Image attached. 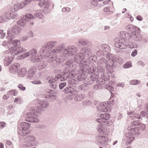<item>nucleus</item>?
Masks as SVG:
<instances>
[{"label": "nucleus", "instance_id": "nucleus-1", "mask_svg": "<svg viewBox=\"0 0 148 148\" xmlns=\"http://www.w3.org/2000/svg\"><path fill=\"white\" fill-rule=\"evenodd\" d=\"M20 43V41L18 40L11 39L6 45L11 55L12 56L18 55L26 51L25 49H23L21 47H17L18 45Z\"/></svg>", "mask_w": 148, "mask_h": 148}, {"label": "nucleus", "instance_id": "nucleus-2", "mask_svg": "<svg viewBox=\"0 0 148 148\" xmlns=\"http://www.w3.org/2000/svg\"><path fill=\"white\" fill-rule=\"evenodd\" d=\"M30 126V125L27 123H21L20 127L18 129V134L21 136H24L30 134L31 133V131L29 129Z\"/></svg>", "mask_w": 148, "mask_h": 148}, {"label": "nucleus", "instance_id": "nucleus-3", "mask_svg": "<svg viewBox=\"0 0 148 148\" xmlns=\"http://www.w3.org/2000/svg\"><path fill=\"white\" fill-rule=\"evenodd\" d=\"M112 103H111L110 101H108L107 102L101 103L98 107V110L102 112H110L112 108L111 106L113 104L112 103L113 101H112Z\"/></svg>", "mask_w": 148, "mask_h": 148}, {"label": "nucleus", "instance_id": "nucleus-4", "mask_svg": "<svg viewBox=\"0 0 148 148\" xmlns=\"http://www.w3.org/2000/svg\"><path fill=\"white\" fill-rule=\"evenodd\" d=\"M33 112H29L27 114V116L25 120L27 122L32 123H36L39 121V119L38 118L39 113L36 114H33Z\"/></svg>", "mask_w": 148, "mask_h": 148}, {"label": "nucleus", "instance_id": "nucleus-5", "mask_svg": "<svg viewBox=\"0 0 148 148\" xmlns=\"http://www.w3.org/2000/svg\"><path fill=\"white\" fill-rule=\"evenodd\" d=\"M115 45L116 47L122 49L125 48L127 47L125 40L121 37L116 38Z\"/></svg>", "mask_w": 148, "mask_h": 148}, {"label": "nucleus", "instance_id": "nucleus-6", "mask_svg": "<svg viewBox=\"0 0 148 148\" xmlns=\"http://www.w3.org/2000/svg\"><path fill=\"white\" fill-rule=\"evenodd\" d=\"M35 141V138L33 136L29 135L26 136L24 140L25 143L24 146L27 147L33 146Z\"/></svg>", "mask_w": 148, "mask_h": 148}, {"label": "nucleus", "instance_id": "nucleus-7", "mask_svg": "<svg viewBox=\"0 0 148 148\" xmlns=\"http://www.w3.org/2000/svg\"><path fill=\"white\" fill-rule=\"evenodd\" d=\"M99 117L100 119H97L96 120L98 122L106 123L110 118V116L109 113H102L100 115Z\"/></svg>", "mask_w": 148, "mask_h": 148}, {"label": "nucleus", "instance_id": "nucleus-8", "mask_svg": "<svg viewBox=\"0 0 148 148\" xmlns=\"http://www.w3.org/2000/svg\"><path fill=\"white\" fill-rule=\"evenodd\" d=\"M97 130L101 134L107 135L109 133V129L105 125L102 124L99 125Z\"/></svg>", "mask_w": 148, "mask_h": 148}, {"label": "nucleus", "instance_id": "nucleus-9", "mask_svg": "<svg viewBox=\"0 0 148 148\" xmlns=\"http://www.w3.org/2000/svg\"><path fill=\"white\" fill-rule=\"evenodd\" d=\"M20 31V28L17 26L15 25L9 30L8 34L9 36L10 37H12V36L16 34H19Z\"/></svg>", "mask_w": 148, "mask_h": 148}, {"label": "nucleus", "instance_id": "nucleus-10", "mask_svg": "<svg viewBox=\"0 0 148 148\" xmlns=\"http://www.w3.org/2000/svg\"><path fill=\"white\" fill-rule=\"evenodd\" d=\"M113 55L110 54L106 55V58L108 59V60L105 62L107 67H112L113 66L114 60L113 58Z\"/></svg>", "mask_w": 148, "mask_h": 148}, {"label": "nucleus", "instance_id": "nucleus-11", "mask_svg": "<svg viewBox=\"0 0 148 148\" xmlns=\"http://www.w3.org/2000/svg\"><path fill=\"white\" fill-rule=\"evenodd\" d=\"M96 139L98 142L101 144L102 146L106 145L108 140L107 137L102 136H97Z\"/></svg>", "mask_w": 148, "mask_h": 148}, {"label": "nucleus", "instance_id": "nucleus-12", "mask_svg": "<svg viewBox=\"0 0 148 148\" xmlns=\"http://www.w3.org/2000/svg\"><path fill=\"white\" fill-rule=\"evenodd\" d=\"M132 38L136 41H140L142 40V36L139 33L133 31L131 33Z\"/></svg>", "mask_w": 148, "mask_h": 148}, {"label": "nucleus", "instance_id": "nucleus-13", "mask_svg": "<svg viewBox=\"0 0 148 148\" xmlns=\"http://www.w3.org/2000/svg\"><path fill=\"white\" fill-rule=\"evenodd\" d=\"M20 67V65L18 63L12 64L10 67L9 70L12 73H16Z\"/></svg>", "mask_w": 148, "mask_h": 148}, {"label": "nucleus", "instance_id": "nucleus-14", "mask_svg": "<svg viewBox=\"0 0 148 148\" xmlns=\"http://www.w3.org/2000/svg\"><path fill=\"white\" fill-rule=\"evenodd\" d=\"M49 105L46 101H39L36 103V106L38 108V109H41V108L47 107Z\"/></svg>", "mask_w": 148, "mask_h": 148}, {"label": "nucleus", "instance_id": "nucleus-15", "mask_svg": "<svg viewBox=\"0 0 148 148\" xmlns=\"http://www.w3.org/2000/svg\"><path fill=\"white\" fill-rule=\"evenodd\" d=\"M127 129L129 131H130L128 134L129 135L131 134L132 135L138 134V127H135L132 128L131 126L128 127Z\"/></svg>", "mask_w": 148, "mask_h": 148}, {"label": "nucleus", "instance_id": "nucleus-16", "mask_svg": "<svg viewBox=\"0 0 148 148\" xmlns=\"http://www.w3.org/2000/svg\"><path fill=\"white\" fill-rule=\"evenodd\" d=\"M67 51L68 54L74 55L77 53V48L74 46H70L67 49Z\"/></svg>", "mask_w": 148, "mask_h": 148}, {"label": "nucleus", "instance_id": "nucleus-17", "mask_svg": "<svg viewBox=\"0 0 148 148\" xmlns=\"http://www.w3.org/2000/svg\"><path fill=\"white\" fill-rule=\"evenodd\" d=\"M23 18L25 19L26 22L30 21L31 20L34 19V16L30 13L26 14L25 15L22 16Z\"/></svg>", "mask_w": 148, "mask_h": 148}, {"label": "nucleus", "instance_id": "nucleus-18", "mask_svg": "<svg viewBox=\"0 0 148 148\" xmlns=\"http://www.w3.org/2000/svg\"><path fill=\"white\" fill-rule=\"evenodd\" d=\"M13 58L12 57L6 56L4 59V64L5 66H8L12 62Z\"/></svg>", "mask_w": 148, "mask_h": 148}, {"label": "nucleus", "instance_id": "nucleus-19", "mask_svg": "<svg viewBox=\"0 0 148 148\" xmlns=\"http://www.w3.org/2000/svg\"><path fill=\"white\" fill-rule=\"evenodd\" d=\"M17 16V14L14 12H7L6 14V18L7 19L8 18L13 19L15 18Z\"/></svg>", "mask_w": 148, "mask_h": 148}, {"label": "nucleus", "instance_id": "nucleus-20", "mask_svg": "<svg viewBox=\"0 0 148 148\" xmlns=\"http://www.w3.org/2000/svg\"><path fill=\"white\" fill-rule=\"evenodd\" d=\"M119 35L122 38L124 37L127 40L130 39L131 38H132V35L130 36L129 34L126 33L124 31L120 32L119 33Z\"/></svg>", "mask_w": 148, "mask_h": 148}, {"label": "nucleus", "instance_id": "nucleus-21", "mask_svg": "<svg viewBox=\"0 0 148 148\" xmlns=\"http://www.w3.org/2000/svg\"><path fill=\"white\" fill-rule=\"evenodd\" d=\"M27 70L25 68H23L18 71V76L20 77H24L26 74Z\"/></svg>", "mask_w": 148, "mask_h": 148}, {"label": "nucleus", "instance_id": "nucleus-22", "mask_svg": "<svg viewBox=\"0 0 148 148\" xmlns=\"http://www.w3.org/2000/svg\"><path fill=\"white\" fill-rule=\"evenodd\" d=\"M38 4L39 6L45 8H48L49 6V4L46 0H40Z\"/></svg>", "mask_w": 148, "mask_h": 148}, {"label": "nucleus", "instance_id": "nucleus-23", "mask_svg": "<svg viewBox=\"0 0 148 148\" xmlns=\"http://www.w3.org/2000/svg\"><path fill=\"white\" fill-rule=\"evenodd\" d=\"M56 42H50L48 45L46 46H44L41 49V50H43V51H44V50H43V49L45 48V47L46 48V50H47L48 49H51L52 48L55 46V44L56 43Z\"/></svg>", "mask_w": 148, "mask_h": 148}, {"label": "nucleus", "instance_id": "nucleus-24", "mask_svg": "<svg viewBox=\"0 0 148 148\" xmlns=\"http://www.w3.org/2000/svg\"><path fill=\"white\" fill-rule=\"evenodd\" d=\"M26 22L25 19L23 18V16H22L20 19L17 22V23L19 26L24 27L26 25Z\"/></svg>", "mask_w": 148, "mask_h": 148}, {"label": "nucleus", "instance_id": "nucleus-25", "mask_svg": "<svg viewBox=\"0 0 148 148\" xmlns=\"http://www.w3.org/2000/svg\"><path fill=\"white\" fill-rule=\"evenodd\" d=\"M24 6V5L23 3L20 4L18 3H17L16 4H15L14 5V8L15 11H17L19 9H21Z\"/></svg>", "mask_w": 148, "mask_h": 148}, {"label": "nucleus", "instance_id": "nucleus-26", "mask_svg": "<svg viewBox=\"0 0 148 148\" xmlns=\"http://www.w3.org/2000/svg\"><path fill=\"white\" fill-rule=\"evenodd\" d=\"M63 47L61 46H58L56 48L52 50V52L53 53H58L60 52L63 49Z\"/></svg>", "mask_w": 148, "mask_h": 148}, {"label": "nucleus", "instance_id": "nucleus-27", "mask_svg": "<svg viewBox=\"0 0 148 148\" xmlns=\"http://www.w3.org/2000/svg\"><path fill=\"white\" fill-rule=\"evenodd\" d=\"M127 137L126 140L127 145L130 143L135 138L133 136H127Z\"/></svg>", "mask_w": 148, "mask_h": 148}, {"label": "nucleus", "instance_id": "nucleus-28", "mask_svg": "<svg viewBox=\"0 0 148 148\" xmlns=\"http://www.w3.org/2000/svg\"><path fill=\"white\" fill-rule=\"evenodd\" d=\"M40 12V11L39 10L36 11L35 12L34 15L35 16L38 17V18L42 19L43 18V16L41 13Z\"/></svg>", "mask_w": 148, "mask_h": 148}, {"label": "nucleus", "instance_id": "nucleus-29", "mask_svg": "<svg viewBox=\"0 0 148 148\" xmlns=\"http://www.w3.org/2000/svg\"><path fill=\"white\" fill-rule=\"evenodd\" d=\"M82 51L88 55H89L90 53V51L89 48H84L82 49Z\"/></svg>", "mask_w": 148, "mask_h": 148}, {"label": "nucleus", "instance_id": "nucleus-30", "mask_svg": "<svg viewBox=\"0 0 148 148\" xmlns=\"http://www.w3.org/2000/svg\"><path fill=\"white\" fill-rule=\"evenodd\" d=\"M7 145L6 148H13V145L12 142L9 140H7L6 141Z\"/></svg>", "mask_w": 148, "mask_h": 148}, {"label": "nucleus", "instance_id": "nucleus-31", "mask_svg": "<svg viewBox=\"0 0 148 148\" xmlns=\"http://www.w3.org/2000/svg\"><path fill=\"white\" fill-rule=\"evenodd\" d=\"M8 93L10 95L16 96L18 94V92L16 90H13L9 91Z\"/></svg>", "mask_w": 148, "mask_h": 148}, {"label": "nucleus", "instance_id": "nucleus-32", "mask_svg": "<svg viewBox=\"0 0 148 148\" xmlns=\"http://www.w3.org/2000/svg\"><path fill=\"white\" fill-rule=\"evenodd\" d=\"M132 66L131 63V62H128L125 64H124L123 67V68L126 69L131 67Z\"/></svg>", "mask_w": 148, "mask_h": 148}, {"label": "nucleus", "instance_id": "nucleus-33", "mask_svg": "<svg viewBox=\"0 0 148 148\" xmlns=\"http://www.w3.org/2000/svg\"><path fill=\"white\" fill-rule=\"evenodd\" d=\"M131 48H137V45L136 43L134 42L130 43L128 45Z\"/></svg>", "mask_w": 148, "mask_h": 148}, {"label": "nucleus", "instance_id": "nucleus-34", "mask_svg": "<svg viewBox=\"0 0 148 148\" xmlns=\"http://www.w3.org/2000/svg\"><path fill=\"white\" fill-rule=\"evenodd\" d=\"M90 3L91 6H96L98 5L97 2L95 0H91L90 1Z\"/></svg>", "mask_w": 148, "mask_h": 148}, {"label": "nucleus", "instance_id": "nucleus-35", "mask_svg": "<svg viewBox=\"0 0 148 148\" xmlns=\"http://www.w3.org/2000/svg\"><path fill=\"white\" fill-rule=\"evenodd\" d=\"M7 21V18H5V16H0V23L3 22H6Z\"/></svg>", "mask_w": 148, "mask_h": 148}, {"label": "nucleus", "instance_id": "nucleus-36", "mask_svg": "<svg viewBox=\"0 0 148 148\" xmlns=\"http://www.w3.org/2000/svg\"><path fill=\"white\" fill-rule=\"evenodd\" d=\"M71 87L70 86H69L67 87L64 90V91L65 93L68 94L70 93V91L71 90L70 89L71 88Z\"/></svg>", "mask_w": 148, "mask_h": 148}, {"label": "nucleus", "instance_id": "nucleus-37", "mask_svg": "<svg viewBox=\"0 0 148 148\" xmlns=\"http://www.w3.org/2000/svg\"><path fill=\"white\" fill-rule=\"evenodd\" d=\"M140 81H138L137 80H133L130 81V84L131 85H136L140 83Z\"/></svg>", "mask_w": 148, "mask_h": 148}, {"label": "nucleus", "instance_id": "nucleus-38", "mask_svg": "<svg viewBox=\"0 0 148 148\" xmlns=\"http://www.w3.org/2000/svg\"><path fill=\"white\" fill-rule=\"evenodd\" d=\"M79 42L82 45H85L86 44L88 43V41L87 40L81 39L79 40Z\"/></svg>", "mask_w": 148, "mask_h": 148}, {"label": "nucleus", "instance_id": "nucleus-39", "mask_svg": "<svg viewBox=\"0 0 148 148\" xmlns=\"http://www.w3.org/2000/svg\"><path fill=\"white\" fill-rule=\"evenodd\" d=\"M78 91L74 89L73 88V89L72 90H71L70 91V93H69V95H75L77 94Z\"/></svg>", "mask_w": 148, "mask_h": 148}, {"label": "nucleus", "instance_id": "nucleus-40", "mask_svg": "<svg viewBox=\"0 0 148 148\" xmlns=\"http://www.w3.org/2000/svg\"><path fill=\"white\" fill-rule=\"evenodd\" d=\"M140 124L138 121H133L131 123V125L132 126H138Z\"/></svg>", "mask_w": 148, "mask_h": 148}, {"label": "nucleus", "instance_id": "nucleus-41", "mask_svg": "<svg viewBox=\"0 0 148 148\" xmlns=\"http://www.w3.org/2000/svg\"><path fill=\"white\" fill-rule=\"evenodd\" d=\"M21 99H20L18 97L15 98L14 101V102L16 103H19L22 102Z\"/></svg>", "mask_w": 148, "mask_h": 148}, {"label": "nucleus", "instance_id": "nucleus-42", "mask_svg": "<svg viewBox=\"0 0 148 148\" xmlns=\"http://www.w3.org/2000/svg\"><path fill=\"white\" fill-rule=\"evenodd\" d=\"M31 53V55L33 56L36 55L37 53V51L36 49H33L30 51Z\"/></svg>", "mask_w": 148, "mask_h": 148}, {"label": "nucleus", "instance_id": "nucleus-43", "mask_svg": "<svg viewBox=\"0 0 148 148\" xmlns=\"http://www.w3.org/2000/svg\"><path fill=\"white\" fill-rule=\"evenodd\" d=\"M66 83L65 82L61 83L59 85V88L60 89H62L66 85Z\"/></svg>", "mask_w": 148, "mask_h": 148}, {"label": "nucleus", "instance_id": "nucleus-44", "mask_svg": "<svg viewBox=\"0 0 148 148\" xmlns=\"http://www.w3.org/2000/svg\"><path fill=\"white\" fill-rule=\"evenodd\" d=\"M30 54V53L28 52H26L25 53L21 55L22 59L24 58L29 56Z\"/></svg>", "mask_w": 148, "mask_h": 148}, {"label": "nucleus", "instance_id": "nucleus-45", "mask_svg": "<svg viewBox=\"0 0 148 148\" xmlns=\"http://www.w3.org/2000/svg\"><path fill=\"white\" fill-rule=\"evenodd\" d=\"M140 118V115L137 113H134V114L133 118L132 119H139Z\"/></svg>", "mask_w": 148, "mask_h": 148}, {"label": "nucleus", "instance_id": "nucleus-46", "mask_svg": "<svg viewBox=\"0 0 148 148\" xmlns=\"http://www.w3.org/2000/svg\"><path fill=\"white\" fill-rule=\"evenodd\" d=\"M6 124L3 122H0V128L2 129L4 128Z\"/></svg>", "mask_w": 148, "mask_h": 148}, {"label": "nucleus", "instance_id": "nucleus-47", "mask_svg": "<svg viewBox=\"0 0 148 148\" xmlns=\"http://www.w3.org/2000/svg\"><path fill=\"white\" fill-rule=\"evenodd\" d=\"M18 87L21 90H24L25 89V87L23 86V85L21 84H19L18 86Z\"/></svg>", "mask_w": 148, "mask_h": 148}, {"label": "nucleus", "instance_id": "nucleus-48", "mask_svg": "<svg viewBox=\"0 0 148 148\" xmlns=\"http://www.w3.org/2000/svg\"><path fill=\"white\" fill-rule=\"evenodd\" d=\"M137 54V51L135 49L131 53V56L132 57H134Z\"/></svg>", "mask_w": 148, "mask_h": 148}, {"label": "nucleus", "instance_id": "nucleus-49", "mask_svg": "<svg viewBox=\"0 0 148 148\" xmlns=\"http://www.w3.org/2000/svg\"><path fill=\"white\" fill-rule=\"evenodd\" d=\"M61 75L60 74L56 75V76L54 80L56 81L59 80L60 78L61 77Z\"/></svg>", "mask_w": 148, "mask_h": 148}, {"label": "nucleus", "instance_id": "nucleus-50", "mask_svg": "<svg viewBox=\"0 0 148 148\" xmlns=\"http://www.w3.org/2000/svg\"><path fill=\"white\" fill-rule=\"evenodd\" d=\"M53 79L52 80V81H51V79L49 81V83H51V82L52 84H50V86H51L52 88H56V85L55 84H52Z\"/></svg>", "mask_w": 148, "mask_h": 148}, {"label": "nucleus", "instance_id": "nucleus-51", "mask_svg": "<svg viewBox=\"0 0 148 148\" xmlns=\"http://www.w3.org/2000/svg\"><path fill=\"white\" fill-rule=\"evenodd\" d=\"M32 0H25V1L22 3H23V5L27 4L29 3L30 2L32 1Z\"/></svg>", "mask_w": 148, "mask_h": 148}, {"label": "nucleus", "instance_id": "nucleus-52", "mask_svg": "<svg viewBox=\"0 0 148 148\" xmlns=\"http://www.w3.org/2000/svg\"><path fill=\"white\" fill-rule=\"evenodd\" d=\"M32 83L33 84H39L40 83V80H34L32 81Z\"/></svg>", "mask_w": 148, "mask_h": 148}, {"label": "nucleus", "instance_id": "nucleus-53", "mask_svg": "<svg viewBox=\"0 0 148 148\" xmlns=\"http://www.w3.org/2000/svg\"><path fill=\"white\" fill-rule=\"evenodd\" d=\"M109 7H106L103 9V11L105 12H109Z\"/></svg>", "mask_w": 148, "mask_h": 148}, {"label": "nucleus", "instance_id": "nucleus-54", "mask_svg": "<svg viewBox=\"0 0 148 148\" xmlns=\"http://www.w3.org/2000/svg\"><path fill=\"white\" fill-rule=\"evenodd\" d=\"M136 19L138 21H141L143 20V17L141 16L138 15L137 16Z\"/></svg>", "mask_w": 148, "mask_h": 148}, {"label": "nucleus", "instance_id": "nucleus-55", "mask_svg": "<svg viewBox=\"0 0 148 148\" xmlns=\"http://www.w3.org/2000/svg\"><path fill=\"white\" fill-rule=\"evenodd\" d=\"M147 113L143 111H142L140 113V115L142 116H143L146 115Z\"/></svg>", "mask_w": 148, "mask_h": 148}, {"label": "nucleus", "instance_id": "nucleus-56", "mask_svg": "<svg viewBox=\"0 0 148 148\" xmlns=\"http://www.w3.org/2000/svg\"><path fill=\"white\" fill-rule=\"evenodd\" d=\"M28 35L30 37H32L33 36V32L31 31L29 32Z\"/></svg>", "mask_w": 148, "mask_h": 148}, {"label": "nucleus", "instance_id": "nucleus-57", "mask_svg": "<svg viewBox=\"0 0 148 148\" xmlns=\"http://www.w3.org/2000/svg\"><path fill=\"white\" fill-rule=\"evenodd\" d=\"M110 1V0H106L103 2V3L105 4H107Z\"/></svg>", "mask_w": 148, "mask_h": 148}, {"label": "nucleus", "instance_id": "nucleus-58", "mask_svg": "<svg viewBox=\"0 0 148 148\" xmlns=\"http://www.w3.org/2000/svg\"><path fill=\"white\" fill-rule=\"evenodd\" d=\"M66 78L65 77H63L61 76V77L59 81H63L65 80Z\"/></svg>", "mask_w": 148, "mask_h": 148}, {"label": "nucleus", "instance_id": "nucleus-59", "mask_svg": "<svg viewBox=\"0 0 148 148\" xmlns=\"http://www.w3.org/2000/svg\"><path fill=\"white\" fill-rule=\"evenodd\" d=\"M8 97H9L8 96L6 95H5L3 97V98L4 100H6L8 99Z\"/></svg>", "mask_w": 148, "mask_h": 148}, {"label": "nucleus", "instance_id": "nucleus-60", "mask_svg": "<svg viewBox=\"0 0 148 148\" xmlns=\"http://www.w3.org/2000/svg\"><path fill=\"white\" fill-rule=\"evenodd\" d=\"M71 62L70 61H68L66 62V65H69V64H71Z\"/></svg>", "mask_w": 148, "mask_h": 148}, {"label": "nucleus", "instance_id": "nucleus-61", "mask_svg": "<svg viewBox=\"0 0 148 148\" xmlns=\"http://www.w3.org/2000/svg\"><path fill=\"white\" fill-rule=\"evenodd\" d=\"M0 148H4L3 144L2 143H0Z\"/></svg>", "mask_w": 148, "mask_h": 148}, {"label": "nucleus", "instance_id": "nucleus-62", "mask_svg": "<svg viewBox=\"0 0 148 148\" xmlns=\"http://www.w3.org/2000/svg\"><path fill=\"white\" fill-rule=\"evenodd\" d=\"M5 36V34L4 33H3L1 36V38H3Z\"/></svg>", "mask_w": 148, "mask_h": 148}, {"label": "nucleus", "instance_id": "nucleus-63", "mask_svg": "<svg viewBox=\"0 0 148 148\" xmlns=\"http://www.w3.org/2000/svg\"><path fill=\"white\" fill-rule=\"evenodd\" d=\"M134 112V111L132 112H127V114L129 115H130L132 114L133 112Z\"/></svg>", "mask_w": 148, "mask_h": 148}, {"label": "nucleus", "instance_id": "nucleus-64", "mask_svg": "<svg viewBox=\"0 0 148 148\" xmlns=\"http://www.w3.org/2000/svg\"><path fill=\"white\" fill-rule=\"evenodd\" d=\"M117 85H118V86H122V87H123V84H122L121 83H119V84H118Z\"/></svg>", "mask_w": 148, "mask_h": 148}]
</instances>
